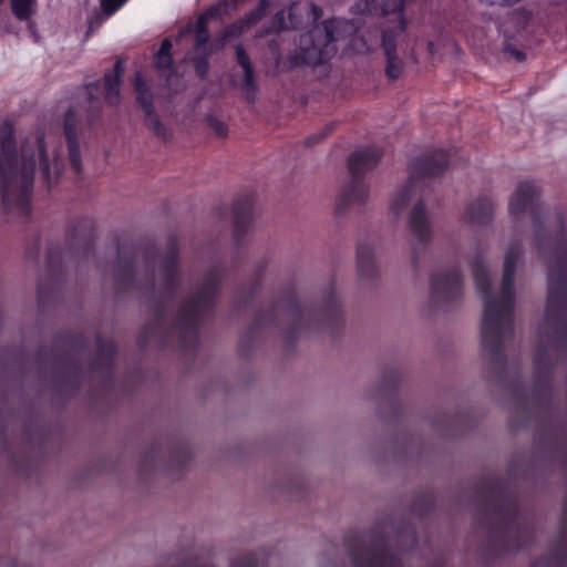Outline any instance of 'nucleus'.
<instances>
[{"label":"nucleus","mask_w":567,"mask_h":567,"mask_svg":"<svg viewBox=\"0 0 567 567\" xmlns=\"http://www.w3.org/2000/svg\"><path fill=\"white\" fill-rule=\"evenodd\" d=\"M155 323L147 324L143 328L140 343L141 346H146V343L152 340L153 338H162L163 331V317L162 313L158 311L155 316Z\"/></svg>","instance_id":"obj_26"},{"label":"nucleus","mask_w":567,"mask_h":567,"mask_svg":"<svg viewBox=\"0 0 567 567\" xmlns=\"http://www.w3.org/2000/svg\"><path fill=\"white\" fill-rule=\"evenodd\" d=\"M134 90L136 93V102L142 107L144 114L155 110L152 90L146 84L141 72H136L134 75Z\"/></svg>","instance_id":"obj_20"},{"label":"nucleus","mask_w":567,"mask_h":567,"mask_svg":"<svg viewBox=\"0 0 567 567\" xmlns=\"http://www.w3.org/2000/svg\"><path fill=\"white\" fill-rule=\"evenodd\" d=\"M340 24L336 18L327 19L301 34L299 48L305 64L320 65L336 55Z\"/></svg>","instance_id":"obj_8"},{"label":"nucleus","mask_w":567,"mask_h":567,"mask_svg":"<svg viewBox=\"0 0 567 567\" xmlns=\"http://www.w3.org/2000/svg\"><path fill=\"white\" fill-rule=\"evenodd\" d=\"M389 540L377 533L354 538L348 543L353 567H403L401 560L389 550Z\"/></svg>","instance_id":"obj_9"},{"label":"nucleus","mask_w":567,"mask_h":567,"mask_svg":"<svg viewBox=\"0 0 567 567\" xmlns=\"http://www.w3.org/2000/svg\"><path fill=\"white\" fill-rule=\"evenodd\" d=\"M358 271L361 279H373L377 275V265L373 251L369 246L358 248Z\"/></svg>","instance_id":"obj_22"},{"label":"nucleus","mask_w":567,"mask_h":567,"mask_svg":"<svg viewBox=\"0 0 567 567\" xmlns=\"http://www.w3.org/2000/svg\"><path fill=\"white\" fill-rule=\"evenodd\" d=\"M333 128V124H329L327 125L322 132L320 133H316L313 134L312 136H309L307 137L306 140V144L307 145H312L315 143H318L320 142L321 140H323Z\"/></svg>","instance_id":"obj_34"},{"label":"nucleus","mask_w":567,"mask_h":567,"mask_svg":"<svg viewBox=\"0 0 567 567\" xmlns=\"http://www.w3.org/2000/svg\"><path fill=\"white\" fill-rule=\"evenodd\" d=\"M269 7V0H259L257 7L249 11L243 19V23L249 30L256 25L267 13Z\"/></svg>","instance_id":"obj_28"},{"label":"nucleus","mask_w":567,"mask_h":567,"mask_svg":"<svg viewBox=\"0 0 567 567\" xmlns=\"http://www.w3.org/2000/svg\"><path fill=\"white\" fill-rule=\"evenodd\" d=\"M539 192L530 182H520L509 202V213L517 216L529 210L533 216L538 252L548 262V298L539 338L546 342L537 349L534 364L535 385L546 383L551 374L550 354L567 352V235L560 233L554 247L544 235L536 206Z\"/></svg>","instance_id":"obj_1"},{"label":"nucleus","mask_w":567,"mask_h":567,"mask_svg":"<svg viewBox=\"0 0 567 567\" xmlns=\"http://www.w3.org/2000/svg\"><path fill=\"white\" fill-rule=\"evenodd\" d=\"M207 124L218 137H226L228 134L227 125L214 115H209L206 118Z\"/></svg>","instance_id":"obj_32"},{"label":"nucleus","mask_w":567,"mask_h":567,"mask_svg":"<svg viewBox=\"0 0 567 567\" xmlns=\"http://www.w3.org/2000/svg\"><path fill=\"white\" fill-rule=\"evenodd\" d=\"M406 536L410 538L412 545L416 543L415 533L412 529L406 530Z\"/></svg>","instance_id":"obj_42"},{"label":"nucleus","mask_w":567,"mask_h":567,"mask_svg":"<svg viewBox=\"0 0 567 567\" xmlns=\"http://www.w3.org/2000/svg\"><path fill=\"white\" fill-rule=\"evenodd\" d=\"M126 0H101V8L103 12L110 17L115 11H117Z\"/></svg>","instance_id":"obj_33"},{"label":"nucleus","mask_w":567,"mask_h":567,"mask_svg":"<svg viewBox=\"0 0 567 567\" xmlns=\"http://www.w3.org/2000/svg\"><path fill=\"white\" fill-rule=\"evenodd\" d=\"M123 74L124 65L121 59L115 62L112 71L104 74L105 99L111 105H117L121 101L120 85Z\"/></svg>","instance_id":"obj_18"},{"label":"nucleus","mask_w":567,"mask_h":567,"mask_svg":"<svg viewBox=\"0 0 567 567\" xmlns=\"http://www.w3.org/2000/svg\"><path fill=\"white\" fill-rule=\"evenodd\" d=\"M295 4H291L286 12V10L277 11L269 25L261 28L257 33L256 38H265L270 34H278L284 31L298 29V22L295 19Z\"/></svg>","instance_id":"obj_16"},{"label":"nucleus","mask_w":567,"mask_h":567,"mask_svg":"<svg viewBox=\"0 0 567 567\" xmlns=\"http://www.w3.org/2000/svg\"><path fill=\"white\" fill-rule=\"evenodd\" d=\"M35 0H12L11 10L13 16L21 20H28L34 12Z\"/></svg>","instance_id":"obj_27"},{"label":"nucleus","mask_w":567,"mask_h":567,"mask_svg":"<svg viewBox=\"0 0 567 567\" xmlns=\"http://www.w3.org/2000/svg\"><path fill=\"white\" fill-rule=\"evenodd\" d=\"M219 282L220 271L212 269L204 277L196 293L181 306L175 330L183 348L193 347L196 343L199 323L209 316L215 307Z\"/></svg>","instance_id":"obj_7"},{"label":"nucleus","mask_w":567,"mask_h":567,"mask_svg":"<svg viewBox=\"0 0 567 567\" xmlns=\"http://www.w3.org/2000/svg\"><path fill=\"white\" fill-rule=\"evenodd\" d=\"M193 29H194V32H195V44H194L195 52L205 51V49H212L213 50V47L208 45L209 44V40H210V33H209V30L207 28V23H205V18L204 17H198L197 18Z\"/></svg>","instance_id":"obj_23"},{"label":"nucleus","mask_w":567,"mask_h":567,"mask_svg":"<svg viewBox=\"0 0 567 567\" xmlns=\"http://www.w3.org/2000/svg\"><path fill=\"white\" fill-rule=\"evenodd\" d=\"M89 95V110H87V122L91 124L100 114L102 110V102L99 96L95 95L100 91V84L97 82L86 85Z\"/></svg>","instance_id":"obj_25"},{"label":"nucleus","mask_w":567,"mask_h":567,"mask_svg":"<svg viewBox=\"0 0 567 567\" xmlns=\"http://www.w3.org/2000/svg\"><path fill=\"white\" fill-rule=\"evenodd\" d=\"M269 50L271 51V53L274 55H276L277 58L280 56V49H279V44L276 42V41H270L269 44Z\"/></svg>","instance_id":"obj_39"},{"label":"nucleus","mask_w":567,"mask_h":567,"mask_svg":"<svg viewBox=\"0 0 567 567\" xmlns=\"http://www.w3.org/2000/svg\"><path fill=\"white\" fill-rule=\"evenodd\" d=\"M449 164L446 152L440 150L413 161L409 167L408 183L394 196L391 209L399 214L413 202L408 216V227L412 243V262L417 264L419 257L424 254L432 239V228L423 203V185L420 179L435 176L444 172Z\"/></svg>","instance_id":"obj_5"},{"label":"nucleus","mask_w":567,"mask_h":567,"mask_svg":"<svg viewBox=\"0 0 567 567\" xmlns=\"http://www.w3.org/2000/svg\"><path fill=\"white\" fill-rule=\"evenodd\" d=\"M533 567H538L537 565L533 566Z\"/></svg>","instance_id":"obj_47"},{"label":"nucleus","mask_w":567,"mask_h":567,"mask_svg":"<svg viewBox=\"0 0 567 567\" xmlns=\"http://www.w3.org/2000/svg\"><path fill=\"white\" fill-rule=\"evenodd\" d=\"M311 11H312V14H313V19H315V20H318V19H320V18H321V16H322V9H321L319 6H317V4H315V3H312V4H311Z\"/></svg>","instance_id":"obj_40"},{"label":"nucleus","mask_w":567,"mask_h":567,"mask_svg":"<svg viewBox=\"0 0 567 567\" xmlns=\"http://www.w3.org/2000/svg\"><path fill=\"white\" fill-rule=\"evenodd\" d=\"M78 115L73 109H70L64 116V134L68 141L69 158L76 173L82 169L81 154L78 141Z\"/></svg>","instance_id":"obj_13"},{"label":"nucleus","mask_w":567,"mask_h":567,"mask_svg":"<svg viewBox=\"0 0 567 567\" xmlns=\"http://www.w3.org/2000/svg\"><path fill=\"white\" fill-rule=\"evenodd\" d=\"M520 256L522 246L513 243L505 254L499 295L492 292V282L485 262L477 259L473 264L474 281L484 303L481 324L483 355L495 373L502 372L505 368L504 346L513 337L514 276Z\"/></svg>","instance_id":"obj_3"},{"label":"nucleus","mask_w":567,"mask_h":567,"mask_svg":"<svg viewBox=\"0 0 567 567\" xmlns=\"http://www.w3.org/2000/svg\"><path fill=\"white\" fill-rule=\"evenodd\" d=\"M235 53H236V62L243 70V79L239 84H237L235 81L233 82V84L239 85L246 100L249 103H254L256 101L258 86H257L255 70H254L251 60L241 43H238L235 47Z\"/></svg>","instance_id":"obj_11"},{"label":"nucleus","mask_w":567,"mask_h":567,"mask_svg":"<svg viewBox=\"0 0 567 567\" xmlns=\"http://www.w3.org/2000/svg\"><path fill=\"white\" fill-rule=\"evenodd\" d=\"M247 30L241 20L227 25L220 33V44L217 49H223L227 41L240 37Z\"/></svg>","instance_id":"obj_30"},{"label":"nucleus","mask_w":567,"mask_h":567,"mask_svg":"<svg viewBox=\"0 0 567 567\" xmlns=\"http://www.w3.org/2000/svg\"><path fill=\"white\" fill-rule=\"evenodd\" d=\"M39 295L40 296L42 295V288L41 287L39 288Z\"/></svg>","instance_id":"obj_45"},{"label":"nucleus","mask_w":567,"mask_h":567,"mask_svg":"<svg viewBox=\"0 0 567 567\" xmlns=\"http://www.w3.org/2000/svg\"><path fill=\"white\" fill-rule=\"evenodd\" d=\"M115 277L120 289H145L157 297L159 305L171 299L181 285L176 238H169L163 257H157L154 249H120Z\"/></svg>","instance_id":"obj_4"},{"label":"nucleus","mask_w":567,"mask_h":567,"mask_svg":"<svg viewBox=\"0 0 567 567\" xmlns=\"http://www.w3.org/2000/svg\"><path fill=\"white\" fill-rule=\"evenodd\" d=\"M173 43L166 38L162 41L156 53V69L165 78L174 74V61L172 56Z\"/></svg>","instance_id":"obj_21"},{"label":"nucleus","mask_w":567,"mask_h":567,"mask_svg":"<svg viewBox=\"0 0 567 567\" xmlns=\"http://www.w3.org/2000/svg\"><path fill=\"white\" fill-rule=\"evenodd\" d=\"M381 158L379 150L371 147L351 154L348 168L352 179H361L369 169L375 167Z\"/></svg>","instance_id":"obj_15"},{"label":"nucleus","mask_w":567,"mask_h":567,"mask_svg":"<svg viewBox=\"0 0 567 567\" xmlns=\"http://www.w3.org/2000/svg\"><path fill=\"white\" fill-rule=\"evenodd\" d=\"M231 567H257V561L254 556L246 555L235 560Z\"/></svg>","instance_id":"obj_35"},{"label":"nucleus","mask_w":567,"mask_h":567,"mask_svg":"<svg viewBox=\"0 0 567 567\" xmlns=\"http://www.w3.org/2000/svg\"><path fill=\"white\" fill-rule=\"evenodd\" d=\"M234 214V239L241 240V236L250 228L252 217V205L250 199L238 200L233 208Z\"/></svg>","instance_id":"obj_17"},{"label":"nucleus","mask_w":567,"mask_h":567,"mask_svg":"<svg viewBox=\"0 0 567 567\" xmlns=\"http://www.w3.org/2000/svg\"><path fill=\"white\" fill-rule=\"evenodd\" d=\"M4 0H0V6L3 3Z\"/></svg>","instance_id":"obj_46"},{"label":"nucleus","mask_w":567,"mask_h":567,"mask_svg":"<svg viewBox=\"0 0 567 567\" xmlns=\"http://www.w3.org/2000/svg\"><path fill=\"white\" fill-rule=\"evenodd\" d=\"M199 17L205 18V23H207L209 19H220L221 18L220 6L210 7L208 10H206Z\"/></svg>","instance_id":"obj_36"},{"label":"nucleus","mask_w":567,"mask_h":567,"mask_svg":"<svg viewBox=\"0 0 567 567\" xmlns=\"http://www.w3.org/2000/svg\"><path fill=\"white\" fill-rule=\"evenodd\" d=\"M37 168L48 186L58 179L61 172L55 154H48L44 137L40 134L23 142L19 159L12 124L4 122L0 133V194L7 212L29 214Z\"/></svg>","instance_id":"obj_2"},{"label":"nucleus","mask_w":567,"mask_h":567,"mask_svg":"<svg viewBox=\"0 0 567 567\" xmlns=\"http://www.w3.org/2000/svg\"><path fill=\"white\" fill-rule=\"evenodd\" d=\"M144 122H145V125L151 131H153V133L157 137H159L164 141H166L168 138V132H167L166 127L163 125V123L161 122L155 110L144 114Z\"/></svg>","instance_id":"obj_29"},{"label":"nucleus","mask_w":567,"mask_h":567,"mask_svg":"<svg viewBox=\"0 0 567 567\" xmlns=\"http://www.w3.org/2000/svg\"><path fill=\"white\" fill-rule=\"evenodd\" d=\"M493 203L485 197L478 198L465 208L463 219L472 224H485L493 218Z\"/></svg>","instance_id":"obj_19"},{"label":"nucleus","mask_w":567,"mask_h":567,"mask_svg":"<svg viewBox=\"0 0 567 567\" xmlns=\"http://www.w3.org/2000/svg\"><path fill=\"white\" fill-rule=\"evenodd\" d=\"M506 52H508L512 56H514L518 62H522L525 60L526 55L524 52L515 49L514 47L512 45H506L505 48Z\"/></svg>","instance_id":"obj_38"},{"label":"nucleus","mask_w":567,"mask_h":567,"mask_svg":"<svg viewBox=\"0 0 567 567\" xmlns=\"http://www.w3.org/2000/svg\"><path fill=\"white\" fill-rule=\"evenodd\" d=\"M115 354V346L112 340H97V358L95 365L109 367Z\"/></svg>","instance_id":"obj_24"},{"label":"nucleus","mask_w":567,"mask_h":567,"mask_svg":"<svg viewBox=\"0 0 567 567\" xmlns=\"http://www.w3.org/2000/svg\"><path fill=\"white\" fill-rule=\"evenodd\" d=\"M398 4H396V9H398V12H399V20H400V24H399V31L400 32H404L405 29H406V22H405V19L403 17V8H404V0H398Z\"/></svg>","instance_id":"obj_37"},{"label":"nucleus","mask_w":567,"mask_h":567,"mask_svg":"<svg viewBox=\"0 0 567 567\" xmlns=\"http://www.w3.org/2000/svg\"><path fill=\"white\" fill-rule=\"evenodd\" d=\"M513 532V526H512V523H504V525L501 527V533L503 535H508Z\"/></svg>","instance_id":"obj_41"},{"label":"nucleus","mask_w":567,"mask_h":567,"mask_svg":"<svg viewBox=\"0 0 567 567\" xmlns=\"http://www.w3.org/2000/svg\"><path fill=\"white\" fill-rule=\"evenodd\" d=\"M341 311L334 297L319 310L303 309L295 299H285L275 303L269 313L257 321V326L275 322L285 331L288 343L308 331H330L341 324Z\"/></svg>","instance_id":"obj_6"},{"label":"nucleus","mask_w":567,"mask_h":567,"mask_svg":"<svg viewBox=\"0 0 567 567\" xmlns=\"http://www.w3.org/2000/svg\"><path fill=\"white\" fill-rule=\"evenodd\" d=\"M382 48L386 59L385 74L391 80H396L403 71V62L396 52V33L392 30L382 32Z\"/></svg>","instance_id":"obj_14"},{"label":"nucleus","mask_w":567,"mask_h":567,"mask_svg":"<svg viewBox=\"0 0 567 567\" xmlns=\"http://www.w3.org/2000/svg\"><path fill=\"white\" fill-rule=\"evenodd\" d=\"M462 276L453 269L445 274H436L431 278L430 301L433 307H444L457 298L462 291Z\"/></svg>","instance_id":"obj_10"},{"label":"nucleus","mask_w":567,"mask_h":567,"mask_svg":"<svg viewBox=\"0 0 567 567\" xmlns=\"http://www.w3.org/2000/svg\"><path fill=\"white\" fill-rule=\"evenodd\" d=\"M197 56L194 59L195 73L200 79H206L209 71L208 58L213 53L212 49H205V51L196 52Z\"/></svg>","instance_id":"obj_31"},{"label":"nucleus","mask_w":567,"mask_h":567,"mask_svg":"<svg viewBox=\"0 0 567 567\" xmlns=\"http://www.w3.org/2000/svg\"><path fill=\"white\" fill-rule=\"evenodd\" d=\"M566 543H567V539H566V537L564 536V537L561 538V546H564V547H565V546H566Z\"/></svg>","instance_id":"obj_44"},{"label":"nucleus","mask_w":567,"mask_h":567,"mask_svg":"<svg viewBox=\"0 0 567 567\" xmlns=\"http://www.w3.org/2000/svg\"><path fill=\"white\" fill-rule=\"evenodd\" d=\"M324 567H338L337 564L329 561Z\"/></svg>","instance_id":"obj_43"},{"label":"nucleus","mask_w":567,"mask_h":567,"mask_svg":"<svg viewBox=\"0 0 567 567\" xmlns=\"http://www.w3.org/2000/svg\"><path fill=\"white\" fill-rule=\"evenodd\" d=\"M369 198L368 186L361 179H352L350 184L341 192L337 209L339 212L348 208H361Z\"/></svg>","instance_id":"obj_12"}]
</instances>
